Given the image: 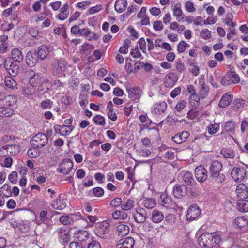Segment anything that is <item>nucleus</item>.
Returning a JSON list of instances; mask_svg holds the SVG:
<instances>
[{
    "instance_id": "nucleus-1",
    "label": "nucleus",
    "mask_w": 248,
    "mask_h": 248,
    "mask_svg": "<svg viewBox=\"0 0 248 248\" xmlns=\"http://www.w3.org/2000/svg\"><path fill=\"white\" fill-rule=\"evenodd\" d=\"M17 99L13 95H8L0 99V117H7L14 113L13 107Z\"/></svg>"
},
{
    "instance_id": "nucleus-2",
    "label": "nucleus",
    "mask_w": 248,
    "mask_h": 248,
    "mask_svg": "<svg viewBox=\"0 0 248 248\" xmlns=\"http://www.w3.org/2000/svg\"><path fill=\"white\" fill-rule=\"evenodd\" d=\"M220 241V237L215 233H204L198 238L199 245L203 248H211Z\"/></svg>"
},
{
    "instance_id": "nucleus-3",
    "label": "nucleus",
    "mask_w": 248,
    "mask_h": 248,
    "mask_svg": "<svg viewBox=\"0 0 248 248\" xmlns=\"http://www.w3.org/2000/svg\"><path fill=\"white\" fill-rule=\"evenodd\" d=\"M222 169V164L220 162L213 161L209 167V177L218 183H222L225 179V175L220 173Z\"/></svg>"
},
{
    "instance_id": "nucleus-4",
    "label": "nucleus",
    "mask_w": 248,
    "mask_h": 248,
    "mask_svg": "<svg viewBox=\"0 0 248 248\" xmlns=\"http://www.w3.org/2000/svg\"><path fill=\"white\" fill-rule=\"evenodd\" d=\"M48 141L47 136L44 133H39L32 137L31 143L34 148H42L46 146Z\"/></svg>"
},
{
    "instance_id": "nucleus-5",
    "label": "nucleus",
    "mask_w": 248,
    "mask_h": 248,
    "mask_svg": "<svg viewBox=\"0 0 248 248\" xmlns=\"http://www.w3.org/2000/svg\"><path fill=\"white\" fill-rule=\"evenodd\" d=\"M109 223L107 221L97 223L94 229L95 234L100 238L106 239L109 232Z\"/></svg>"
},
{
    "instance_id": "nucleus-6",
    "label": "nucleus",
    "mask_w": 248,
    "mask_h": 248,
    "mask_svg": "<svg viewBox=\"0 0 248 248\" xmlns=\"http://www.w3.org/2000/svg\"><path fill=\"white\" fill-rule=\"evenodd\" d=\"M4 67L8 73L12 77H16L19 72V66L11 58H7L4 61Z\"/></svg>"
},
{
    "instance_id": "nucleus-7",
    "label": "nucleus",
    "mask_w": 248,
    "mask_h": 248,
    "mask_svg": "<svg viewBox=\"0 0 248 248\" xmlns=\"http://www.w3.org/2000/svg\"><path fill=\"white\" fill-rule=\"evenodd\" d=\"M73 167V162L69 159H65L59 164L57 171L64 175H67Z\"/></svg>"
},
{
    "instance_id": "nucleus-8",
    "label": "nucleus",
    "mask_w": 248,
    "mask_h": 248,
    "mask_svg": "<svg viewBox=\"0 0 248 248\" xmlns=\"http://www.w3.org/2000/svg\"><path fill=\"white\" fill-rule=\"evenodd\" d=\"M246 174V169L243 167H234L231 171V176L236 182L242 181Z\"/></svg>"
},
{
    "instance_id": "nucleus-9",
    "label": "nucleus",
    "mask_w": 248,
    "mask_h": 248,
    "mask_svg": "<svg viewBox=\"0 0 248 248\" xmlns=\"http://www.w3.org/2000/svg\"><path fill=\"white\" fill-rule=\"evenodd\" d=\"M201 214V210L199 206L193 204L188 208L186 216V218L188 220L192 221L197 218Z\"/></svg>"
},
{
    "instance_id": "nucleus-10",
    "label": "nucleus",
    "mask_w": 248,
    "mask_h": 248,
    "mask_svg": "<svg viewBox=\"0 0 248 248\" xmlns=\"http://www.w3.org/2000/svg\"><path fill=\"white\" fill-rule=\"evenodd\" d=\"M39 59L37 52L35 50L30 51L26 56V63L29 66L33 67L38 62Z\"/></svg>"
},
{
    "instance_id": "nucleus-11",
    "label": "nucleus",
    "mask_w": 248,
    "mask_h": 248,
    "mask_svg": "<svg viewBox=\"0 0 248 248\" xmlns=\"http://www.w3.org/2000/svg\"><path fill=\"white\" fill-rule=\"evenodd\" d=\"M52 66L53 74L61 76L66 69L67 64L63 61H57L53 64Z\"/></svg>"
},
{
    "instance_id": "nucleus-12",
    "label": "nucleus",
    "mask_w": 248,
    "mask_h": 248,
    "mask_svg": "<svg viewBox=\"0 0 248 248\" xmlns=\"http://www.w3.org/2000/svg\"><path fill=\"white\" fill-rule=\"evenodd\" d=\"M195 177L198 181L203 182L207 178V171L202 166H198L195 170Z\"/></svg>"
},
{
    "instance_id": "nucleus-13",
    "label": "nucleus",
    "mask_w": 248,
    "mask_h": 248,
    "mask_svg": "<svg viewBox=\"0 0 248 248\" xmlns=\"http://www.w3.org/2000/svg\"><path fill=\"white\" fill-rule=\"evenodd\" d=\"M133 216L135 221L138 223L144 222L147 217L146 212L143 208L137 209L136 212L133 214Z\"/></svg>"
},
{
    "instance_id": "nucleus-14",
    "label": "nucleus",
    "mask_w": 248,
    "mask_h": 248,
    "mask_svg": "<svg viewBox=\"0 0 248 248\" xmlns=\"http://www.w3.org/2000/svg\"><path fill=\"white\" fill-rule=\"evenodd\" d=\"M134 244V239L131 237H128L120 240L116 246V248H133Z\"/></svg>"
},
{
    "instance_id": "nucleus-15",
    "label": "nucleus",
    "mask_w": 248,
    "mask_h": 248,
    "mask_svg": "<svg viewBox=\"0 0 248 248\" xmlns=\"http://www.w3.org/2000/svg\"><path fill=\"white\" fill-rule=\"evenodd\" d=\"M236 193L238 199H245L248 197V188L244 184H239L237 185Z\"/></svg>"
},
{
    "instance_id": "nucleus-16",
    "label": "nucleus",
    "mask_w": 248,
    "mask_h": 248,
    "mask_svg": "<svg viewBox=\"0 0 248 248\" xmlns=\"http://www.w3.org/2000/svg\"><path fill=\"white\" fill-rule=\"evenodd\" d=\"M187 187L184 185H176L173 188V195L177 198H181L186 194Z\"/></svg>"
},
{
    "instance_id": "nucleus-17",
    "label": "nucleus",
    "mask_w": 248,
    "mask_h": 248,
    "mask_svg": "<svg viewBox=\"0 0 248 248\" xmlns=\"http://www.w3.org/2000/svg\"><path fill=\"white\" fill-rule=\"evenodd\" d=\"M189 133L187 131H183L181 133L176 134L172 137V140L177 144H180L186 140L189 137Z\"/></svg>"
},
{
    "instance_id": "nucleus-18",
    "label": "nucleus",
    "mask_w": 248,
    "mask_h": 248,
    "mask_svg": "<svg viewBox=\"0 0 248 248\" xmlns=\"http://www.w3.org/2000/svg\"><path fill=\"white\" fill-rule=\"evenodd\" d=\"M10 58L15 62H21L23 61V56L21 51L16 48L12 49Z\"/></svg>"
},
{
    "instance_id": "nucleus-19",
    "label": "nucleus",
    "mask_w": 248,
    "mask_h": 248,
    "mask_svg": "<svg viewBox=\"0 0 248 248\" xmlns=\"http://www.w3.org/2000/svg\"><path fill=\"white\" fill-rule=\"evenodd\" d=\"M159 202L161 206L168 207L171 205L172 201L170 197L166 193H163L160 196Z\"/></svg>"
},
{
    "instance_id": "nucleus-20",
    "label": "nucleus",
    "mask_w": 248,
    "mask_h": 248,
    "mask_svg": "<svg viewBox=\"0 0 248 248\" xmlns=\"http://www.w3.org/2000/svg\"><path fill=\"white\" fill-rule=\"evenodd\" d=\"M49 52V49L47 46L42 45L39 47L37 54L41 60H44L47 58Z\"/></svg>"
},
{
    "instance_id": "nucleus-21",
    "label": "nucleus",
    "mask_w": 248,
    "mask_h": 248,
    "mask_svg": "<svg viewBox=\"0 0 248 248\" xmlns=\"http://www.w3.org/2000/svg\"><path fill=\"white\" fill-rule=\"evenodd\" d=\"M152 220L155 223H158L164 219V215L162 212L157 209H154L152 212Z\"/></svg>"
},
{
    "instance_id": "nucleus-22",
    "label": "nucleus",
    "mask_w": 248,
    "mask_h": 248,
    "mask_svg": "<svg viewBox=\"0 0 248 248\" xmlns=\"http://www.w3.org/2000/svg\"><path fill=\"white\" fill-rule=\"evenodd\" d=\"M68 9L69 5L68 3H66L60 9V13L57 16V17L61 20L66 19L69 15Z\"/></svg>"
},
{
    "instance_id": "nucleus-23",
    "label": "nucleus",
    "mask_w": 248,
    "mask_h": 248,
    "mask_svg": "<svg viewBox=\"0 0 248 248\" xmlns=\"http://www.w3.org/2000/svg\"><path fill=\"white\" fill-rule=\"evenodd\" d=\"M237 207L240 212H247L248 211V201L245 199H238Z\"/></svg>"
},
{
    "instance_id": "nucleus-24",
    "label": "nucleus",
    "mask_w": 248,
    "mask_h": 248,
    "mask_svg": "<svg viewBox=\"0 0 248 248\" xmlns=\"http://www.w3.org/2000/svg\"><path fill=\"white\" fill-rule=\"evenodd\" d=\"M127 3L126 0H117L115 3V10L119 13L124 11L127 6Z\"/></svg>"
},
{
    "instance_id": "nucleus-25",
    "label": "nucleus",
    "mask_w": 248,
    "mask_h": 248,
    "mask_svg": "<svg viewBox=\"0 0 248 248\" xmlns=\"http://www.w3.org/2000/svg\"><path fill=\"white\" fill-rule=\"evenodd\" d=\"M167 105L164 101L160 102V103L155 105L154 108V111L155 114H161L164 113L167 109Z\"/></svg>"
},
{
    "instance_id": "nucleus-26",
    "label": "nucleus",
    "mask_w": 248,
    "mask_h": 248,
    "mask_svg": "<svg viewBox=\"0 0 248 248\" xmlns=\"http://www.w3.org/2000/svg\"><path fill=\"white\" fill-rule=\"evenodd\" d=\"M232 100V97L231 95L225 94L222 96L219 102V106L222 108H225L230 104Z\"/></svg>"
},
{
    "instance_id": "nucleus-27",
    "label": "nucleus",
    "mask_w": 248,
    "mask_h": 248,
    "mask_svg": "<svg viewBox=\"0 0 248 248\" xmlns=\"http://www.w3.org/2000/svg\"><path fill=\"white\" fill-rule=\"evenodd\" d=\"M117 230L118 232V235L121 236L127 234L129 232L128 226L124 224H119L117 226Z\"/></svg>"
},
{
    "instance_id": "nucleus-28",
    "label": "nucleus",
    "mask_w": 248,
    "mask_h": 248,
    "mask_svg": "<svg viewBox=\"0 0 248 248\" xmlns=\"http://www.w3.org/2000/svg\"><path fill=\"white\" fill-rule=\"evenodd\" d=\"M183 179L184 182L187 185H193L195 184V181L192 177V174L187 171L184 173L183 176Z\"/></svg>"
},
{
    "instance_id": "nucleus-29",
    "label": "nucleus",
    "mask_w": 248,
    "mask_h": 248,
    "mask_svg": "<svg viewBox=\"0 0 248 248\" xmlns=\"http://www.w3.org/2000/svg\"><path fill=\"white\" fill-rule=\"evenodd\" d=\"M199 82L201 86L199 91V95L201 98H205L208 95V88L205 86V83L202 79H200Z\"/></svg>"
},
{
    "instance_id": "nucleus-30",
    "label": "nucleus",
    "mask_w": 248,
    "mask_h": 248,
    "mask_svg": "<svg viewBox=\"0 0 248 248\" xmlns=\"http://www.w3.org/2000/svg\"><path fill=\"white\" fill-rule=\"evenodd\" d=\"M234 223L238 227L242 228L248 224V220L244 216L239 217L235 219Z\"/></svg>"
},
{
    "instance_id": "nucleus-31",
    "label": "nucleus",
    "mask_w": 248,
    "mask_h": 248,
    "mask_svg": "<svg viewBox=\"0 0 248 248\" xmlns=\"http://www.w3.org/2000/svg\"><path fill=\"white\" fill-rule=\"evenodd\" d=\"M4 82L6 86L11 89L14 88L17 85L16 82L9 76L5 77Z\"/></svg>"
},
{
    "instance_id": "nucleus-32",
    "label": "nucleus",
    "mask_w": 248,
    "mask_h": 248,
    "mask_svg": "<svg viewBox=\"0 0 248 248\" xmlns=\"http://www.w3.org/2000/svg\"><path fill=\"white\" fill-rule=\"evenodd\" d=\"M226 75L228 77V80L230 81V84L231 83H237L239 81V78L238 75L233 71H231Z\"/></svg>"
},
{
    "instance_id": "nucleus-33",
    "label": "nucleus",
    "mask_w": 248,
    "mask_h": 248,
    "mask_svg": "<svg viewBox=\"0 0 248 248\" xmlns=\"http://www.w3.org/2000/svg\"><path fill=\"white\" fill-rule=\"evenodd\" d=\"M235 123L232 121L227 122L224 125V130L226 132L232 133L235 131Z\"/></svg>"
},
{
    "instance_id": "nucleus-34",
    "label": "nucleus",
    "mask_w": 248,
    "mask_h": 248,
    "mask_svg": "<svg viewBox=\"0 0 248 248\" xmlns=\"http://www.w3.org/2000/svg\"><path fill=\"white\" fill-rule=\"evenodd\" d=\"M55 129L59 130V133L62 136H67L70 134V131L68 130L67 125H62V126L56 125L55 127Z\"/></svg>"
},
{
    "instance_id": "nucleus-35",
    "label": "nucleus",
    "mask_w": 248,
    "mask_h": 248,
    "mask_svg": "<svg viewBox=\"0 0 248 248\" xmlns=\"http://www.w3.org/2000/svg\"><path fill=\"white\" fill-rule=\"evenodd\" d=\"M221 153L226 158H233L235 156L234 152L230 149H223Z\"/></svg>"
},
{
    "instance_id": "nucleus-36",
    "label": "nucleus",
    "mask_w": 248,
    "mask_h": 248,
    "mask_svg": "<svg viewBox=\"0 0 248 248\" xmlns=\"http://www.w3.org/2000/svg\"><path fill=\"white\" fill-rule=\"evenodd\" d=\"M89 236L87 231L85 230L80 231L76 234V237L79 241H83L86 240Z\"/></svg>"
},
{
    "instance_id": "nucleus-37",
    "label": "nucleus",
    "mask_w": 248,
    "mask_h": 248,
    "mask_svg": "<svg viewBox=\"0 0 248 248\" xmlns=\"http://www.w3.org/2000/svg\"><path fill=\"white\" fill-rule=\"evenodd\" d=\"M57 232L59 234V237L61 239H63L64 241L67 243V239L69 238V234L66 232V230H63L62 228H59L57 230Z\"/></svg>"
},
{
    "instance_id": "nucleus-38",
    "label": "nucleus",
    "mask_w": 248,
    "mask_h": 248,
    "mask_svg": "<svg viewBox=\"0 0 248 248\" xmlns=\"http://www.w3.org/2000/svg\"><path fill=\"white\" fill-rule=\"evenodd\" d=\"M219 129V125L217 123L210 124L208 126V132L211 134L213 135L217 132Z\"/></svg>"
},
{
    "instance_id": "nucleus-39",
    "label": "nucleus",
    "mask_w": 248,
    "mask_h": 248,
    "mask_svg": "<svg viewBox=\"0 0 248 248\" xmlns=\"http://www.w3.org/2000/svg\"><path fill=\"white\" fill-rule=\"evenodd\" d=\"M193 143L196 144L201 150H202L205 145V138L203 137L195 138L193 141Z\"/></svg>"
},
{
    "instance_id": "nucleus-40",
    "label": "nucleus",
    "mask_w": 248,
    "mask_h": 248,
    "mask_svg": "<svg viewBox=\"0 0 248 248\" xmlns=\"http://www.w3.org/2000/svg\"><path fill=\"white\" fill-rule=\"evenodd\" d=\"M134 203V201L131 199H129L125 203L122 205L121 208L123 210H129L133 207Z\"/></svg>"
},
{
    "instance_id": "nucleus-41",
    "label": "nucleus",
    "mask_w": 248,
    "mask_h": 248,
    "mask_svg": "<svg viewBox=\"0 0 248 248\" xmlns=\"http://www.w3.org/2000/svg\"><path fill=\"white\" fill-rule=\"evenodd\" d=\"M7 152H9L10 153L17 154L19 152V146L16 144L7 145L6 146Z\"/></svg>"
},
{
    "instance_id": "nucleus-42",
    "label": "nucleus",
    "mask_w": 248,
    "mask_h": 248,
    "mask_svg": "<svg viewBox=\"0 0 248 248\" xmlns=\"http://www.w3.org/2000/svg\"><path fill=\"white\" fill-rule=\"evenodd\" d=\"M60 221L64 225L70 224L73 222V219L68 216H62L60 217Z\"/></svg>"
},
{
    "instance_id": "nucleus-43",
    "label": "nucleus",
    "mask_w": 248,
    "mask_h": 248,
    "mask_svg": "<svg viewBox=\"0 0 248 248\" xmlns=\"http://www.w3.org/2000/svg\"><path fill=\"white\" fill-rule=\"evenodd\" d=\"M127 92L130 98H134V96H139L140 91L139 87H136L132 90L131 89H127Z\"/></svg>"
},
{
    "instance_id": "nucleus-44",
    "label": "nucleus",
    "mask_w": 248,
    "mask_h": 248,
    "mask_svg": "<svg viewBox=\"0 0 248 248\" xmlns=\"http://www.w3.org/2000/svg\"><path fill=\"white\" fill-rule=\"evenodd\" d=\"M144 206L148 209H151L155 207L156 203L152 199H146L143 201Z\"/></svg>"
},
{
    "instance_id": "nucleus-45",
    "label": "nucleus",
    "mask_w": 248,
    "mask_h": 248,
    "mask_svg": "<svg viewBox=\"0 0 248 248\" xmlns=\"http://www.w3.org/2000/svg\"><path fill=\"white\" fill-rule=\"evenodd\" d=\"M52 207L56 210H62L65 207V205L61 203L60 200H56L52 203Z\"/></svg>"
},
{
    "instance_id": "nucleus-46",
    "label": "nucleus",
    "mask_w": 248,
    "mask_h": 248,
    "mask_svg": "<svg viewBox=\"0 0 248 248\" xmlns=\"http://www.w3.org/2000/svg\"><path fill=\"white\" fill-rule=\"evenodd\" d=\"M36 148H30L28 149L27 153L28 155L31 158H35L39 155V152L36 149Z\"/></svg>"
},
{
    "instance_id": "nucleus-47",
    "label": "nucleus",
    "mask_w": 248,
    "mask_h": 248,
    "mask_svg": "<svg viewBox=\"0 0 248 248\" xmlns=\"http://www.w3.org/2000/svg\"><path fill=\"white\" fill-rule=\"evenodd\" d=\"M53 105V102L50 99H46L43 101L41 103V107L43 109L50 108Z\"/></svg>"
},
{
    "instance_id": "nucleus-48",
    "label": "nucleus",
    "mask_w": 248,
    "mask_h": 248,
    "mask_svg": "<svg viewBox=\"0 0 248 248\" xmlns=\"http://www.w3.org/2000/svg\"><path fill=\"white\" fill-rule=\"evenodd\" d=\"M35 89L32 86H29L24 87L22 89V93L25 95H31L34 93Z\"/></svg>"
},
{
    "instance_id": "nucleus-49",
    "label": "nucleus",
    "mask_w": 248,
    "mask_h": 248,
    "mask_svg": "<svg viewBox=\"0 0 248 248\" xmlns=\"http://www.w3.org/2000/svg\"><path fill=\"white\" fill-rule=\"evenodd\" d=\"M1 189L3 192V194L5 196H6L7 197L11 196L12 192L11 191L10 186L8 184H5L3 185L1 187Z\"/></svg>"
},
{
    "instance_id": "nucleus-50",
    "label": "nucleus",
    "mask_w": 248,
    "mask_h": 248,
    "mask_svg": "<svg viewBox=\"0 0 248 248\" xmlns=\"http://www.w3.org/2000/svg\"><path fill=\"white\" fill-rule=\"evenodd\" d=\"M201 37L204 39H209L211 37V31L208 29L202 30L200 32Z\"/></svg>"
},
{
    "instance_id": "nucleus-51",
    "label": "nucleus",
    "mask_w": 248,
    "mask_h": 248,
    "mask_svg": "<svg viewBox=\"0 0 248 248\" xmlns=\"http://www.w3.org/2000/svg\"><path fill=\"white\" fill-rule=\"evenodd\" d=\"M176 69L179 73H184L186 70V67L183 62L181 61H178L176 62Z\"/></svg>"
},
{
    "instance_id": "nucleus-52",
    "label": "nucleus",
    "mask_w": 248,
    "mask_h": 248,
    "mask_svg": "<svg viewBox=\"0 0 248 248\" xmlns=\"http://www.w3.org/2000/svg\"><path fill=\"white\" fill-rule=\"evenodd\" d=\"M138 43L139 44V46L140 49L143 52V53H145L146 52V41L144 38H140L139 41Z\"/></svg>"
},
{
    "instance_id": "nucleus-53",
    "label": "nucleus",
    "mask_w": 248,
    "mask_h": 248,
    "mask_svg": "<svg viewBox=\"0 0 248 248\" xmlns=\"http://www.w3.org/2000/svg\"><path fill=\"white\" fill-rule=\"evenodd\" d=\"M199 115V112L196 109H191L187 113V116L190 119H194V118L198 117Z\"/></svg>"
},
{
    "instance_id": "nucleus-54",
    "label": "nucleus",
    "mask_w": 248,
    "mask_h": 248,
    "mask_svg": "<svg viewBox=\"0 0 248 248\" xmlns=\"http://www.w3.org/2000/svg\"><path fill=\"white\" fill-rule=\"evenodd\" d=\"M93 193L95 196L100 197L104 195V191L103 188L96 187L93 189Z\"/></svg>"
},
{
    "instance_id": "nucleus-55",
    "label": "nucleus",
    "mask_w": 248,
    "mask_h": 248,
    "mask_svg": "<svg viewBox=\"0 0 248 248\" xmlns=\"http://www.w3.org/2000/svg\"><path fill=\"white\" fill-rule=\"evenodd\" d=\"M122 202V200L121 198H116L110 201V205L112 207H118L121 205Z\"/></svg>"
},
{
    "instance_id": "nucleus-56",
    "label": "nucleus",
    "mask_w": 248,
    "mask_h": 248,
    "mask_svg": "<svg viewBox=\"0 0 248 248\" xmlns=\"http://www.w3.org/2000/svg\"><path fill=\"white\" fill-rule=\"evenodd\" d=\"M187 46V44L186 42H185L184 41L180 42L178 44V46H177V49H178V51L180 53L184 52L186 50Z\"/></svg>"
},
{
    "instance_id": "nucleus-57",
    "label": "nucleus",
    "mask_w": 248,
    "mask_h": 248,
    "mask_svg": "<svg viewBox=\"0 0 248 248\" xmlns=\"http://www.w3.org/2000/svg\"><path fill=\"white\" fill-rule=\"evenodd\" d=\"M17 173L15 171H13L9 175L8 179L12 183L16 184L17 182Z\"/></svg>"
},
{
    "instance_id": "nucleus-58",
    "label": "nucleus",
    "mask_w": 248,
    "mask_h": 248,
    "mask_svg": "<svg viewBox=\"0 0 248 248\" xmlns=\"http://www.w3.org/2000/svg\"><path fill=\"white\" fill-rule=\"evenodd\" d=\"M93 120L95 123L99 125H103L105 123L104 118L101 115H96L94 117Z\"/></svg>"
},
{
    "instance_id": "nucleus-59",
    "label": "nucleus",
    "mask_w": 248,
    "mask_h": 248,
    "mask_svg": "<svg viewBox=\"0 0 248 248\" xmlns=\"http://www.w3.org/2000/svg\"><path fill=\"white\" fill-rule=\"evenodd\" d=\"M173 15L177 17L181 16L183 14L181 9L180 7H177L176 5L173 6Z\"/></svg>"
},
{
    "instance_id": "nucleus-60",
    "label": "nucleus",
    "mask_w": 248,
    "mask_h": 248,
    "mask_svg": "<svg viewBox=\"0 0 248 248\" xmlns=\"http://www.w3.org/2000/svg\"><path fill=\"white\" fill-rule=\"evenodd\" d=\"M154 29L159 31L163 29V25L160 21H155L153 25Z\"/></svg>"
},
{
    "instance_id": "nucleus-61",
    "label": "nucleus",
    "mask_w": 248,
    "mask_h": 248,
    "mask_svg": "<svg viewBox=\"0 0 248 248\" xmlns=\"http://www.w3.org/2000/svg\"><path fill=\"white\" fill-rule=\"evenodd\" d=\"M186 9L189 12H193L195 11L193 4L191 1H187L185 4Z\"/></svg>"
},
{
    "instance_id": "nucleus-62",
    "label": "nucleus",
    "mask_w": 248,
    "mask_h": 248,
    "mask_svg": "<svg viewBox=\"0 0 248 248\" xmlns=\"http://www.w3.org/2000/svg\"><path fill=\"white\" fill-rule=\"evenodd\" d=\"M130 54L134 58H140L141 56V53L138 47L132 49L130 52Z\"/></svg>"
},
{
    "instance_id": "nucleus-63",
    "label": "nucleus",
    "mask_w": 248,
    "mask_h": 248,
    "mask_svg": "<svg viewBox=\"0 0 248 248\" xmlns=\"http://www.w3.org/2000/svg\"><path fill=\"white\" fill-rule=\"evenodd\" d=\"M88 248H101V246L98 241L93 240L88 244Z\"/></svg>"
},
{
    "instance_id": "nucleus-64",
    "label": "nucleus",
    "mask_w": 248,
    "mask_h": 248,
    "mask_svg": "<svg viewBox=\"0 0 248 248\" xmlns=\"http://www.w3.org/2000/svg\"><path fill=\"white\" fill-rule=\"evenodd\" d=\"M69 248H83L81 243L78 242H72L69 244Z\"/></svg>"
}]
</instances>
